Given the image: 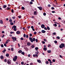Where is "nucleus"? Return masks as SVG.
<instances>
[{
    "instance_id": "4be33fe9",
    "label": "nucleus",
    "mask_w": 65,
    "mask_h": 65,
    "mask_svg": "<svg viewBox=\"0 0 65 65\" xmlns=\"http://www.w3.org/2000/svg\"><path fill=\"white\" fill-rule=\"evenodd\" d=\"M43 50H44V51H46L47 50V49H46V48L44 47L43 48Z\"/></svg>"
},
{
    "instance_id": "72a5a7b5",
    "label": "nucleus",
    "mask_w": 65,
    "mask_h": 65,
    "mask_svg": "<svg viewBox=\"0 0 65 65\" xmlns=\"http://www.w3.org/2000/svg\"><path fill=\"white\" fill-rule=\"evenodd\" d=\"M40 33H42V32H41L39 31V32L38 33V34H39V35Z\"/></svg>"
},
{
    "instance_id": "5701e85b",
    "label": "nucleus",
    "mask_w": 65,
    "mask_h": 65,
    "mask_svg": "<svg viewBox=\"0 0 65 65\" xmlns=\"http://www.w3.org/2000/svg\"><path fill=\"white\" fill-rule=\"evenodd\" d=\"M10 24L11 25H14V23L13 22H11L10 23Z\"/></svg>"
},
{
    "instance_id": "e2e57ef3",
    "label": "nucleus",
    "mask_w": 65,
    "mask_h": 65,
    "mask_svg": "<svg viewBox=\"0 0 65 65\" xmlns=\"http://www.w3.org/2000/svg\"><path fill=\"white\" fill-rule=\"evenodd\" d=\"M48 7H51V5L49 4L48 5Z\"/></svg>"
},
{
    "instance_id": "4d7b16f0",
    "label": "nucleus",
    "mask_w": 65,
    "mask_h": 65,
    "mask_svg": "<svg viewBox=\"0 0 65 65\" xmlns=\"http://www.w3.org/2000/svg\"><path fill=\"white\" fill-rule=\"evenodd\" d=\"M43 40L44 41H45V42H46V41H47L46 40V39H44Z\"/></svg>"
},
{
    "instance_id": "1a4fd4ad",
    "label": "nucleus",
    "mask_w": 65,
    "mask_h": 65,
    "mask_svg": "<svg viewBox=\"0 0 65 65\" xmlns=\"http://www.w3.org/2000/svg\"><path fill=\"white\" fill-rule=\"evenodd\" d=\"M16 34H20V31H17L16 32Z\"/></svg>"
},
{
    "instance_id": "423d86ee",
    "label": "nucleus",
    "mask_w": 65,
    "mask_h": 65,
    "mask_svg": "<svg viewBox=\"0 0 65 65\" xmlns=\"http://www.w3.org/2000/svg\"><path fill=\"white\" fill-rule=\"evenodd\" d=\"M32 42H33V41H35V38H33L32 39Z\"/></svg>"
},
{
    "instance_id": "0e129e2a",
    "label": "nucleus",
    "mask_w": 65,
    "mask_h": 65,
    "mask_svg": "<svg viewBox=\"0 0 65 65\" xmlns=\"http://www.w3.org/2000/svg\"><path fill=\"white\" fill-rule=\"evenodd\" d=\"M52 61L53 62H55V59H53L52 60Z\"/></svg>"
},
{
    "instance_id": "f704fd0d",
    "label": "nucleus",
    "mask_w": 65,
    "mask_h": 65,
    "mask_svg": "<svg viewBox=\"0 0 65 65\" xmlns=\"http://www.w3.org/2000/svg\"><path fill=\"white\" fill-rule=\"evenodd\" d=\"M27 44L28 45H30V43L29 42Z\"/></svg>"
},
{
    "instance_id": "9d476101",
    "label": "nucleus",
    "mask_w": 65,
    "mask_h": 65,
    "mask_svg": "<svg viewBox=\"0 0 65 65\" xmlns=\"http://www.w3.org/2000/svg\"><path fill=\"white\" fill-rule=\"evenodd\" d=\"M9 55L8 53L6 54V56L7 57H9Z\"/></svg>"
},
{
    "instance_id": "4c0bfd02",
    "label": "nucleus",
    "mask_w": 65,
    "mask_h": 65,
    "mask_svg": "<svg viewBox=\"0 0 65 65\" xmlns=\"http://www.w3.org/2000/svg\"><path fill=\"white\" fill-rule=\"evenodd\" d=\"M20 39L22 40H24V38H23L22 37L20 38Z\"/></svg>"
},
{
    "instance_id": "f03ea898",
    "label": "nucleus",
    "mask_w": 65,
    "mask_h": 65,
    "mask_svg": "<svg viewBox=\"0 0 65 65\" xmlns=\"http://www.w3.org/2000/svg\"><path fill=\"white\" fill-rule=\"evenodd\" d=\"M11 60L10 59L9 60H7V63H8V64H10V63H11Z\"/></svg>"
},
{
    "instance_id": "58836bf2",
    "label": "nucleus",
    "mask_w": 65,
    "mask_h": 65,
    "mask_svg": "<svg viewBox=\"0 0 65 65\" xmlns=\"http://www.w3.org/2000/svg\"><path fill=\"white\" fill-rule=\"evenodd\" d=\"M13 30L15 31H16L17 30V28H14Z\"/></svg>"
},
{
    "instance_id": "4468645a",
    "label": "nucleus",
    "mask_w": 65,
    "mask_h": 65,
    "mask_svg": "<svg viewBox=\"0 0 65 65\" xmlns=\"http://www.w3.org/2000/svg\"><path fill=\"white\" fill-rule=\"evenodd\" d=\"M36 12H36V11H35L34 13V15H36V14H37V13H36Z\"/></svg>"
},
{
    "instance_id": "7ed1b4c3",
    "label": "nucleus",
    "mask_w": 65,
    "mask_h": 65,
    "mask_svg": "<svg viewBox=\"0 0 65 65\" xmlns=\"http://www.w3.org/2000/svg\"><path fill=\"white\" fill-rule=\"evenodd\" d=\"M37 8H39V9L40 10H42V7H38Z\"/></svg>"
},
{
    "instance_id": "2eb2a0df",
    "label": "nucleus",
    "mask_w": 65,
    "mask_h": 65,
    "mask_svg": "<svg viewBox=\"0 0 65 65\" xmlns=\"http://www.w3.org/2000/svg\"><path fill=\"white\" fill-rule=\"evenodd\" d=\"M6 7H7V6L6 5H4L3 6V8H6Z\"/></svg>"
},
{
    "instance_id": "412c9836",
    "label": "nucleus",
    "mask_w": 65,
    "mask_h": 65,
    "mask_svg": "<svg viewBox=\"0 0 65 65\" xmlns=\"http://www.w3.org/2000/svg\"><path fill=\"white\" fill-rule=\"evenodd\" d=\"M6 51V49H4V50L2 51L3 53H5V52Z\"/></svg>"
},
{
    "instance_id": "864d4df0",
    "label": "nucleus",
    "mask_w": 65,
    "mask_h": 65,
    "mask_svg": "<svg viewBox=\"0 0 65 65\" xmlns=\"http://www.w3.org/2000/svg\"><path fill=\"white\" fill-rule=\"evenodd\" d=\"M6 44H7V43H8V41H7V40H6Z\"/></svg>"
},
{
    "instance_id": "b1692460",
    "label": "nucleus",
    "mask_w": 65,
    "mask_h": 65,
    "mask_svg": "<svg viewBox=\"0 0 65 65\" xmlns=\"http://www.w3.org/2000/svg\"><path fill=\"white\" fill-rule=\"evenodd\" d=\"M9 22L11 23L12 22V20L11 19H10L9 20Z\"/></svg>"
},
{
    "instance_id": "69168bd1",
    "label": "nucleus",
    "mask_w": 65,
    "mask_h": 65,
    "mask_svg": "<svg viewBox=\"0 0 65 65\" xmlns=\"http://www.w3.org/2000/svg\"><path fill=\"white\" fill-rule=\"evenodd\" d=\"M56 32H54L53 33V35H56Z\"/></svg>"
},
{
    "instance_id": "7c9ffc66",
    "label": "nucleus",
    "mask_w": 65,
    "mask_h": 65,
    "mask_svg": "<svg viewBox=\"0 0 65 65\" xmlns=\"http://www.w3.org/2000/svg\"><path fill=\"white\" fill-rule=\"evenodd\" d=\"M35 50H38V47H36L35 48Z\"/></svg>"
},
{
    "instance_id": "13d9d810",
    "label": "nucleus",
    "mask_w": 65,
    "mask_h": 65,
    "mask_svg": "<svg viewBox=\"0 0 65 65\" xmlns=\"http://www.w3.org/2000/svg\"><path fill=\"white\" fill-rule=\"evenodd\" d=\"M26 38H28V35H26Z\"/></svg>"
},
{
    "instance_id": "cd10ccee",
    "label": "nucleus",
    "mask_w": 65,
    "mask_h": 65,
    "mask_svg": "<svg viewBox=\"0 0 65 65\" xmlns=\"http://www.w3.org/2000/svg\"><path fill=\"white\" fill-rule=\"evenodd\" d=\"M21 9L23 10H24V9H25V8H24L23 7H22Z\"/></svg>"
},
{
    "instance_id": "f8f14e48",
    "label": "nucleus",
    "mask_w": 65,
    "mask_h": 65,
    "mask_svg": "<svg viewBox=\"0 0 65 65\" xmlns=\"http://www.w3.org/2000/svg\"><path fill=\"white\" fill-rule=\"evenodd\" d=\"M22 52V51L21 50H20L18 51V53H21Z\"/></svg>"
},
{
    "instance_id": "052dcab7",
    "label": "nucleus",
    "mask_w": 65,
    "mask_h": 65,
    "mask_svg": "<svg viewBox=\"0 0 65 65\" xmlns=\"http://www.w3.org/2000/svg\"><path fill=\"white\" fill-rule=\"evenodd\" d=\"M42 42L43 43V44H44V43H45V42L44 41H42Z\"/></svg>"
},
{
    "instance_id": "f257e3e1",
    "label": "nucleus",
    "mask_w": 65,
    "mask_h": 65,
    "mask_svg": "<svg viewBox=\"0 0 65 65\" xmlns=\"http://www.w3.org/2000/svg\"><path fill=\"white\" fill-rule=\"evenodd\" d=\"M65 46V44L64 43H62L60 45L59 47L60 48H63Z\"/></svg>"
},
{
    "instance_id": "20e7f679",
    "label": "nucleus",
    "mask_w": 65,
    "mask_h": 65,
    "mask_svg": "<svg viewBox=\"0 0 65 65\" xmlns=\"http://www.w3.org/2000/svg\"><path fill=\"white\" fill-rule=\"evenodd\" d=\"M41 27L42 28H44L45 27V25L43 24L41 25Z\"/></svg>"
},
{
    "instance_id": "c9c22d12",
    "label": "nucleus",
    "mask_w": 65,
    "mask_h": 65,
    "mask_svg": "<svg viewBox=\"0 0 65 65\" xmlns=\"http://www.w3.org/2000/svg\"><path fill=\"white\" fill-rule=\"evenodd\" d=\"M48 61L50 62L51 61V60L50 59H48Z\"/></svg>"
},
{
    "instance_id": "8fccbe9b",
    "label": "nucleus",
    "mask_w": 65,
    "mask_h": 65,
    "mask_svg": "<svg viewBox=\"0 0 65 65\" xmlns=\"http://www.w3.org/2000/svg\"><path fill=\"white\" fill-rule=\"evenodd\" d=\"M29 36L30 37H32V34H30L29 35Z\"/></svg>"
},
{
    "instance_id": "09e8293b",
    "label": "nucleus",
    "mask_w": 65,
    "mask_h": 65,
    "mask_svg": "<svg viewBox=\"0 0 65 65\" xmlns=\"http://www.w3.org/2000/svg\"><path fill=\"white\" fill-rule=\"evenodd\" d=\"M12 39L13 40H14V37H12Z\"/></svg>"
},
{
    "instance_id": "3c124183",
    "label": "nucleus",
    "mask_w": 65,
    "mask_h": 65,
    "mask_svg": "<svg viewBox=\"0 0 65 65\" xmlns=\"http://www.w3.org/2000/svg\"><path fill=\"white\" fill-rule=\"evenodd\" d=\"M33 63L32 62H31V63H30V65H33Z\"/></svg>"
},
{
    "instance_id": "774afa93",
    "label": "nucleus",
    "mask_w": 65,
    "mask_h": 65,
    "mask_svg": "<svg viewBox=\"0 0 65 65\" xmlns=\"http://www.w3.org/2000/svg\"><path fill=\"white\" fill-rule=\"evenodd\" d=\"M4 46H5L6 47L7 45H6V43L4 44Z\"/></svg>"
},
{
    "instance_id": "393cba45",
    "label": "nucleus",
    "mask_w": 65,
    "mask_h": 65,
    "mask_svg": "<svg viewBox=\"0 0 65 65\" xmlns=\"http://www.w3.org/2000/svg\"><path fill=\"white\" fill-rule=\"evenodd\" d=\"M53 26H55V27H57V25L56 23H55L54 24H53Z\"/></svg>"
},
{
    "instance_id": "bb28decb",
    "label": "nucleus",
    "mask_w": 65,
    "mask_h": 65,
    "mask_svg": "<svg viewBox=\"0 0 65 65\" xmlns=\"http://www.w3.org/2000/svg\"><path fill=\"white\" fill-rule=\"evenodd\" d=\"M21 54L23 55H25V53L24 52H21Z\"/></svg>"
},
{
    "instance_id": "f3484780",
    "label": "nucleus",
    "mask_w": 65,
    "mask_h": 65,
    "mask_svg": "<svg viewBox=\"0 0 65 65\" xmlns=\"http://www.w3.org/2000/svg\"><path fill=\"white\" fill-rule=\"evenodd\" d=\"M4 58V57H3V56L2 55L1 56V59H3Z\"/></svg>"
},
{
    "instance_id": "5fc2aeb1",
    "label": "nucleus",
    "mask_w": 65,
    "mask_h": 65,
    "mask_svg": "<svg viewBox=\"0 0 65 65\" xmlns=\"http://www.w3.org/2000/svg\"><path fill=\"white\" fill-rule=\"evenodd\" d=\"M54 43H57V41L56 40H55L54 41Z\"/></svg>"
},
{
    "instance_id": "338daca9",
    "label": "nucleus",
    "mask_w": 65,
    "mask_h": 65,
    "mask_svg": "<svg viewBox=\"0 0 65 65\" xmlns=\"http://www.w3.org/2000/svg\"><path fill=\"white\" fill-rule=\"evenodd\" d=\"M51 9H52V10H54V9H55V8L54 7H52L51 8Z\"/></svg>"
},
{
    "instance_id": "a19ab883",
    "label": "nucleus",
    "mask_w": 65,
    "mask_h": 65,
    "mask_svg": "<svg viewBox=\"0 0 65 65\" xmlns=\"http://www.w3.org/2000/svg\"><path fill=\"white\" fill-rule=\"evenodd\" d=\"M57 38L58 39H60V38L58 36L57 37Z\"/></svg>"
},
{
    "instance_id": "a878e982",
    "label": "nucleus",
    "mask_w": 65,
    "mask_h": 65,
    "mask_svg": "<svg viewBox=\"0 0 65 65\" xmlns=\"http://www.w3.org/2000/svg\"><path fill=\"white\" fill-rule=\"evenodd\" d=\"M34 46H35L34 45H32L31 46V47L32 48H34Z\"/></svg>"
},
{
    "instance_id": "6ab92c4d",
    "label": "nucleus",
    "mask_w": 65,
    "mask_h": 65,
    "mask_svg": "<svg viewBox=\"0 0 65 65\" xmlns=\"http://www.w3.org/2000/svg\"><path fill=\"white\" fill-rule=\"evenodd\" d=\"M47 29L48 30H50V27L49 26H47Z\"/></svg>"
},
{
    "instance_id": "e433bc0d",
    "label": "nucleus",
    "mask_w": 65,
    "mask_h": 65,
    "mask_svg": "<svg viewBox=\"0 0 65 65\" xmlns=\"http://www.w3.org/2000/svg\"><path fill=\"white\" fill-rule=\"evenodd\" d=\"M1 47H4V46H3V44H2L1 45Z\"/></svg>"
},
{
    "instance_id": "ddd939ff",
    "label": "nucleus",
    "mask_w": 65,
    "mask_h": 65,
    "mask_svg": "<svg viewBox=\"0 0 65 65\" xmlns=\"http://www.w3.org/2000/svg\"><path fill=\"white\" fill-rule=\"evenodd\" d=\"M37 61L39 63H41V61L39 60H37Z\"/></svg>"
},
{
    "instance_id": "473e14b6",
    "label": "nucleus",
    "mask_w": 65,
    "mask_h": 65,
    "mask_svg": "<svg viewBox=\"0 0 65 65\" xmlns=\"http://www.w3.org/2000/svg\"><path fill=\"white\" fill-rule=\"evenodd\" d=\"M14 48H13V47H12L11 48V51H13V50H14Z\"/></svg>"
},
{
    "instance_id": "de8ad7c7",
    "label": "nucleus",
    "mask_w": 65,
    "mask_h": 65,
    "mask_svg": "<svg viewBox=\"0 0 65 65\" xmlns=\"http://www.w3.org/2000/svg\"><path fill=\"white\" fill-rule=\"evenodd\" d=\"M36 34H37V32H34V35H36Z\"/></svg>"
},
{
    "instance_id": "c85d7f7f",
    "label": "nucleus",
    "mask_w": 65,
    "mask_h": 65,
    "mask_svg": "<svg viewBox=\"0 0 65 65\" xmlns=\"http://www.w3.org/2000/svg\"><path fill=\"white\" fill-rule=\"evenodd\" d=\"M4 62H7V59H4Z\"/></svg>"
},
{
    "instance_id": "0eeeda50",
    "label": "nucleus",
    "mask_w": 65,
    "mask_h": 65,
    "mask_svg": "<svg viewBox=\"0 0 65 65\" xmlns=\"http://www.w3.org/2000/svg\"><path fill=\"white\" fill-rule=\"evenodd\" d=\"M13 61H14V62H15V61H16L17 60V59H15V58H14V57L13 58Z\"/></svg>"
},
{
    "instance_id": "2f4dec72",
    "label": "nucleus",
    "mask_w": 65,
    "mask_h": 65,
    "mask_svg": "<svg viewBox=\"0 0 65 65\" xmlns=\"http://www.w3.org/2000/svg\"><path fill=\"white\" fill-rule=\"evenodd\" d=\"M46 64H48V61H46Z\"/></svg>"
},
{
    "instance_id": "9b49d317",
    "label": "nucleus",
    "mask_w": 65,
    "mask_h": 65,
    "mask_svg": "<svg viewBox=\"0 0 65 65\" xmlns=\"http://www.w3.org/2000/svg\"><path fill=\"white\" fill-rule=\"evenodd\" d=\"M41 32H42V33H45V31L44 30H42L41 31Z\"/></svg>"
},
{
    "instance_id": "6e6552de",
    "label": "nucleus",
    "mask_w": 65,
    "mask_h": 65,
    "mask_svg": "<svg viewBox=\"0 0 65 65\" xmlns=\"http://www.w3.org/2000/svg\"><path fill=\"white\" fill-rule=\"evenodd\" d=\"M29 39L30 41L31 42H32V38L31 37H30V38H29Z\"/></svg>"
},
{
    "instance_id": "37998d69",
    "label": "nucleus",
    "mask_w": 65,
    "mask_h": 65,
    "mask_svg": "<svg viewBox=\"0 0 65 65\" xmlns=\"http://www.w3.org/2000/svg\"><path fill=\"white\" fill-rule=\"evenodd\" d=\"M51 45H50V44H49L48 45V47H51Z\"/></svg>"
},
{
    "instance_id": "c756f323",
    "label": "nucleus",
    "mask_w": 65,
    "mask_h": 65,
    "mask_svg": "<svg viewBox=\"0 0 65 65\" xmlns=\"http://www.w3.org/2000/svg\"><path fill=\"white\" fill-rule=\"evenodd\" d=\"M7 10H10V8L8 7L7 8Z\"/></svg>"
},
{
    "instance_id": "39448f33",
    "label": "nucleus",
    "mask_w": 65,
    "mask_h": 65,
    "mask_svg": "<svg viewBox=\"0 0 65 65\" xmlns=\"http://www.w3.org/2000/svg\"><path fill=\"white\" fill-rule=\"evenodd\" d=\"M15 29L17 28V26H16L15 25H14L13 26H12V29Z\"/></svg>"
},
{
    "instance_id": "dca6fc26",
    "label": "nucleus",
    "mask_w": 65,
    "mask_h": 65,
    "mask_svg": "<svg viewBox=\"0 0 65 65\" xmlns=\"http://www.w3.org/2000/svg\"><path fill=\"white\" fill-rule=\"evenodd\" d=\"M47 52L48 53H51V50H48L47 51Z\"/></svg>"
},
{
    "instance_id": "a18cd8bd",
    "label": "nucleus",
    "mask_w": 65,
    "mask_h": 65,
    "mask_svg": "<svg viewBox=\"0 0 65 65\" xmlns=\"http://www.w3.org/2000/svg\"><path fill=\"white\" fill-rule=\"evenodd\" d=\"M59 57H60V58H63V57H62V56L61 55H60L59 56Z\"/></svg>"
},
{
    "instance_id": "49530a36",
    "label": "nucleus",
    "mask_w": 65,
    "mask_h": 65,
    "mask_svg": "<svg viewBox=\"0 0 65 65\" xmlns=\"http://www.w3.org/2000/svg\"><path fill=\"white\" fill-rule=\"evenodd\" d=\"M30 4L31 5L32 4H33V2H30Z\"/></svg>"
},
{
    "instance_id": "6e6d98bb",
    "label": "nucleus",
    "mask_w": 65,
    "mask_h": 65,
    "mask_svg": "<svg viewBox=\"0 0 65 65\" xmlns=\"http://www.w3.org/2000/svg\"><path fill=\"white\" fill-rule=\"evenodd\" d=\"M12 19H15V18L14 17H12Z\"/></svg>"
},
{
    "instance_id": "ea45409f",
    "label": "nucleus",
    "mask_w": 65,
    "mask_h": 65,
    "mask_svg": "<svg viewBox=\"0 0 65 65\" xmlns=\"http://www.w3.org/2000/svg\"><path fill=\"white\" fill-rule=\"evenodd\" d=\"M11 11L12 13H13V12H14L13 11V9H12L11 10Z\"/></svg>"
},
{
    "instance_id": "680f3d73",
    "label": "nucleus",
    "mask_w": 65,
    "mask_h": 65,
    "mask_svg": "<svg viewBox=\"0 0 65 65\" xmlns=\"http://www.w3.org/2000/svg\"><path fill=\"white\" fill-rule=\"evenodd\" d=\"M23 37H26V34H24L23 35Z\"/></svg>"
},
{
    "instance_id": "aec40b11",
    "label": "nucleus",
    "mask_w": 65,
    "mask_h": 65,
    "mask_svg": "<svg viewBox=\"0 0 65 65\" xmlns=\"http://www.w3.org/2000/svg\"><path fill=\"white\" fill-rule=\"evenodd\" d=\"M14 58L16 59V60H17L18 57L17 56H15L14 57Z\"/></svg>"
},
{
    "instance_id": "bf43d9fd",
    "label": "nucleus",
    "mask_w": 65,
    "mask_h": 65,
    "mask_svg": "<svg viewBox=\"0 0 65 65\" xmlns=\"http://www.w3.org/2000/svg\"><path fill=\"white\" fill-rule=\"evenodd\" d=\"M53 62V61H51L50 62V64H52Z\"/></svg>"
},
{
    "instance_id": "c03bdc74",
    "label": "nucleus",
    "mask_w": 65,
    "mask_h": 65,
    "mask_svg": "<svg viewBox=\"0 0 65 65\" xmlns=\"http://www.w3.org/2000/svg\"><path fill=\"white\" fill-rule=\"evenodd\" d=\"M24 64V62H21V64H22V65H23Z\"/></svg>"
},
{
    "instance_id": "a211bd4d",
    "label": "nucleus",
    "mask_w": 65,
    "mask_h": 65,
    "mask_svg": "<svg viewBox=\"0 0 65 65\" xmlns=\"http://www.w3.org/2000/svg\"><path fill=\"white\" fill-rule=\"evenodd\" d=\"M0 23H1V24H3V21H2V20H1Z\"/></svg>"
},
{
    "instance_id": "79ce46f5",
    "label": "nucleus",
    "mask_w": 65,
    "mask_h": 65,
    "mask_svg": "<svg viewBox=\"0 0 65 65\" xmlns=\"http://www.w3.org/2000/svg\"><path fill=\"white\" fill-rule=\"evenodd\" d=\"M44 30H47V28L46 27H44Z\"/></svg>"
},
{
    "instance_id": "603ef678",
    "label": "nucleus",
    "mask_w": 65,
    "mask_h": 65,
    "mask_svg": "<svg viewBox=\"0 0 65 65\" xmlns=\"http://www.w3.org/2000/svg\"><path fill=\"white\" fill-rule=\"evenodd\" d=\"M43 15H46V13L45 12L43 14Z\"/></svg>"
}]
</instances>
